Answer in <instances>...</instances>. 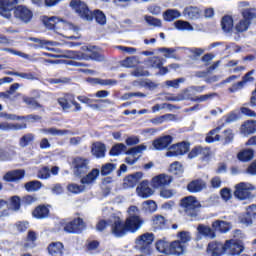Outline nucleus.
<instances>
[{
  "label": "nucleus",
  "instance_id": "f257e3e1",
  "mask_svg": "<svg viewBox=\"0 0 256 256\" xmlns=\"http://www.w3.org/2000/svg\"><path fill=\"white\" fill-rule=\"evenodd\" d=\"M70 7L76 11V13L84 19V21H93L95 19L98 25H107V16L101 10H94L93 12L89 10L87 4L81 0H72L70 2Z\"/></svg>",
  "mask_w": 256,
  "mask_h": 256
},
{
  "label": "nucleus",
  "instance_id": "f03ea898",
  "mask_svg": "<svg viewBox=\"0 0 256 256\" xmlns=\"http://www.w3.org/2000/svg\"><path fill=\"white\" fill-rule=\"evenodd\" d=\"M67 57L78 61H105V56L97 52L95 46H82L81 51H68Z\"/></svg>",
  "mask_w": 256,
  "mask_h": 256
},
{
  "label": "nucleus",
  "instance_id": "7ed1b4c3",
  "mask_svg": "<svg viewBox=\"0 0 256 256\" xmlns=\"http://www.w3.org/2000/svg\"><path fill=\"white\" fill-rule=\"evenodd\" d=\"M129 217L126 219V228L130 233H137L141 227H143V219L139 217V208L137 206H130L128 208Z\"/></svg>",
  "mask_w": 256,
  "mask_h": 256
},
{
  "label": "nucleus",
  "instance_id": "20e7f679",
  "mask_svg": "<svg viewBox=\"0 0 256 256\" xmlns=\"http://www.w3.org/2000/svg\"><path fill=\"white\" fill-rule=\"evenodd\" d=\"M156 249L159 253H164V255H183V249L179 242L169 243L167 240H158Z\"/></svg>",
  "mask_w": 256,
  "mask_h": 256
},
{
  "label": "nucleus",
  "instance_id": "39448f33",
  "mask_svg": "<svg viewBox=\"0 0 256 256\" xmlns=\"http://www.w3.org/2000/svg\"><path fill=\"white\" fill-rule=\"evenodd\" d=\"M251 191H255V186L249 182H240L235 185L234 197L239 201H249L253 197Z\"/></svg>",
  "mask_w": 256,
  "mask_h": 256
},
{
  "label": "nucleus",
  "instance_id": "423d86ee",
  "mask_svg": "<svg viewBox=\"0 0 256 256\" xmlns=\"http://www.w3.org/2000/svg\"><path fill=\"white\" fill-rule=\"evenodd\" d=\"M43 21L47 29H55L56 25H59V27H62L64 31H71L72 33H77V31H79L77 26H74L69 22H65L57 16L45 17Z\"/></svg>",
  "mask_w": 256,
  "mask_h": 256
},
{
  "label": "nucleus",
  "instance_id": "0eeeda50",
  "mask_svg": "<svg viewBox=\"0 0 256 256\" xmlns=\"http://www.w3.org/2000/svg\"><path fill=\"white\" fill-rule=\"evenodd\" d=\"M155 241V235L153 233H145L139 236L135 243L136 247L143 255H151L153 250L151 249V244Z\"/></svg>",
  "mask_w": 256,
  "mask_h": 256
},
{
  "label": "nucleus",
  "instance_id": "6e6552de",
  "mask_svg": "<svg viewBox=\"0 0 256 256\" xmlns=\"http://www.w3.org/2000/svg\"><path fill=\"white\" fill-rule=\"evenodd\" d=\"M58 103L60 107L63 109V111H69L73 105L74 113H77L79 111H83V107L79 102L75 101V95L74 94H64L62 97L58 98Z\"/></svg>",
  "mask_w": 256,
  "mask_h": 256
},
{
  "label": "nucleus",
  "instance_id": "1a4fd4ad",
  "mask_svg": "<svg viewBox=\"0 0 256 256\" xmlns=\"http://www.w3.org/2000/svg\"><path fill=\"white\" fill-rule=\"evenodd\" d=\"M245 251V245L243 241L235 239L226 240L224 243V254L228 256L241 255Z\"/></svg>",
  "mask_w": 256,
  "mask_h": 256
},
{
  "label": "nucleus",
  "instance_id": "9d476101",
  "mask_svg": "<svg viewBox=\"0 0 256 256\" xmlns=\"http://www.w3.org/2000/svg\"><path fill=\"white\" fill-rule=\"evenodd\" d=\"M242 17L243 19H241L235 26L237 33H245V31L249 29V25H251V21L255 19L256 15L253 10L244 9L242 11Z\"/></svg>",
  "mask_w": 256,
  "mask_h": 256
},
{
  "label": "nucleus",
  "instance_id": "9b49d317",
  "mask_svg": "<svg viewBox=\"0 0 256 256\" xmlns=\"http://www.w3.org/2000/svg\"><path fill=\"white\" fill-rule=\"evenodd\" d=\"M110 223L111 231L114 234V237H125V235H127L129 230L127 229L126 224H123V221L119 216H112Z\"/></svg>",
  "mask_w": 256,
  "mask_h": 256
},
{
  "label": "nucleus",
  "instance_id": "f8f14e48",
  "mask_svg": "<svg viewBox=\"0 0 256 256\" xmlns=\"http://www.w3.org/2000/svg\"><path fill=\"white\" fill-rule=\"evenodd\" d=\"M13 15L15 19L21 21L22 23H31L33 19V11L27 6L19 5L13 10Z\"/></svg>",
  "mask_w": 256,
  "mask_h": 256
},
{
  "label": "nucleus",
  "instance_id": "ddd939ff",
  "mask_svg": "<svg viewBox=\"0 0 256 256\" xmlns=\"http://www.w3.org/2000/svg\"><path fill=\"white\" fill-rule=\"evenodd\" d=\"M72 167L74 175L81 177V175H85L89 170V159L83 157L74 158Z\"/></svg>",
  "mask_w": 256,
  "mask_h": 256
},
{
  "label": "nucleus",
  "instance_id": "4468645a",
  "mask_svg": "<svg viewBox=\"0 0 256 256\" xmlns=\"http://www.w3.org/2000/svg\"><path fill=\"white\" fill-rule=\"evenodd\" d=\"M28 41H32L33 43H36V44H28V47H33V49H47V51H57V49L50 48V47H57V45H59V42L41 40L35 37H29Z\"/></svg>",
  "mask_w": 256,
  "mask_h": 256
},
{
  "label": "nucleus",
  "instance_id": "2eb2a0df",
  "mask_svg": "<svg viewBox=\"0 0 256 256\" xmlns=\"http://www.w3.org/2000/svg\"><path fill=\"white\" fill-rule=\"evenodd\" d=\"M85 229V222L81 218H75L64 225L66 233L78 234L82 233Z\"/></svg>",
  "mask_w": 256,
  "mask_h": 256
},
{
  "label": "nucleus",
  "instance_id": "dca6fc26",
  "mask_svg": "<svg viewBox=\"0 0 256 256\" xmlns=\"http://www.w3.org/2000/svg\"><path fill=\"white\" fill-rule=\"evenodd\" d=\"M189 147H191V144L188 142L174 144L169 148L166 157H179V155H185V153L189 151Z\"/></svg>",
  "mask_w": 256,
  "mask_h": 256
},
{
  "label": "nucleus",
  "instance_id": "f3484780",
  "mask_svg": "<svg viewBox=\"0 0 256 256\" xmlns=\"http://www.w3.org/2000/svg\"><path fill=\"white\" fill-rule=\"evenodd\" d=\"M181 207H183L187 215H193V212L198 207H201V204L194 196H187L181 200Z\"/></svg>",
  "mask_w": 256,
  "mask_h": 256
},
{
  "label": "nucleus",
  "instance_id": "a211bd4d",
  "mask_svg": "<svg viewBox=\"0 0 256 256\" xmlns=\"http://www.w3.org/2000/svg\"><path fill=\"white\" fill-rule=\"evenodd\" d=\"M17 0H0V15L5 19H11V12L14 11Z\"/></svg>",
  "mask_w": 256,
  "mask_h": 256
},
{
  "label": "nucleus",
  "instance_id": "6ab92c4d",
  "mask_svg": "<svg viewBox=\"0 0 256 256\" xmlns=\"http://www.w3.org/2000/svg\"><path fill=\"white\" fill-rule=\"evenodd\" d=\"M195 157H200L202 161H209L211 150L207 147L196 146L188 154V158L190 159H195Z\"/></svg>",
  "mask_w": 256,
  "mask_h": 256
},
{
  "label": "nucleus",
  "instance_id": "aec40b11",
  "mask_svg": "<svg viewBox=\"0 0 256 256\" xmlns=\"http://www.w3.org/2000/svg\"><path fill=\"white\" fill-rule=\"evenodd\" d=\"M148 67L152 69H159L157 75H167L169 73V69L167 67H163V58L154 56L147 60Z\"/></svg>",
  "mask_w": 256,
  "mask_h": 256
},
{
  "label": "nucleus",
  "instance_id": "412c9836",
  "mask_svg": "<svg viewBox=\"0 0 256 256\" xmlns=\"http://www.w3.org/2000/svg\"><path fill=\"white\" fill-rule=\"evenodd\" d=\"M197 233L196 241H201L203 237H207L208 239H215V237H217L215 234V229L203 224L198 225Z\"/></svg>",
  "mask_w": 256,
  "mask_h": 256
},
{
  "label": "nucleus",
  "instance_id": "4be33fe9",
  "mask_svg": "<svg viewBox=\"0 0 256 256\" xmlns=\"http://www.w3.org/2000/svg\"><path fill=\"white\" fill-rule=\"evenodd\" d=\"M206 253L208 256L225 255V244L221 242H210L207 246Z\"/></svg>",
  "mask_w": 256,
  "mask_h": 256
},
{
  "label": "nucleus",
  "instance_id": "5701e85b",
  "mask_svg": "<svg viewBox=\"0 0 256 256\" xmlns=\"http://www.w3.org/2000/svg\"><path fill=\"white\" fill-rule=\"evenodd\" d=\"M136 193L142 199H149L155 191L149 186V181L144 180L137 186Z\"/></svg>",
  "mask_w": 256,
  "mask_h": 256
},
{
  "label": "nucleus",
  "instance_id": "b1692460",
  "mask_svg": "<svg viewBox=\"0 0 256 256\" xmlns=\"http://www.w3.org/2000/svg\"><path fill=\"white\" fill-rule=\"evenodd\" d=\"M101 174V170L94 168L92 169L86 176L81 178L82 185L87 187H91L97 183V179H99V175Z\"/></svg>",
  "mask_w": 256,
  "mask_h": 256
},
{
  "label": "nucleus",
  "instance_id": "393cba45",
  "mask_svg": "<svg viewBox=\"0 0 256 256\" xmlns=\"http://www.w3.org/2000/svg\"><path fill=\"white\" fill-rule=\"evenodd\" d=\"M171 178L168 175L160 174L152 178L151 185L154 189H161L167 185H171Z\"/></svg>",
  "mask_w": 256,
  "mask_h": 256
},
{
  "label": "nucleus",
  "instance_id": "a878e982",
  "mask_svg": "<svg viewBox=\"0 0 256 256\" xmlns=\"http://www.w3.org/2000/svg\"><path fill=\"white\" fill-rule=\"evenodd\" d=\"M23 177H25V170L18 169L7 172L3 176V180L8 183H17V181H21Z\"/></svg>",
  "mask_w": 256,
  "mask_h": 256
},
{
  "label": "nucleus",
  "instance_id": "bb28decb",
  "mask_svg": "<svg viewBox=\"0 0 256 256\" xmlns=\"http://www.w3.org/2000/svg\"><path fill=\"white\" fill-rule=\"evenodd\" d=\"M171 143H173V137L170 135H166L154 140L153 147L157 151H163V149H167V147H169Z\"/></svg>",
  "mask_w": 256,
  "mask_h": 256
},
{
  "label": "nucleus",
  "instance_id": "cd10ccee",
  "mask_svg": "<svg viewBox=\"0 0 256 256\" xmlns=\"http://www.w3.org/2000/svg\"><path fill=\"white\" fill-rule=\"evenodd\" d=\"M187 189L189 193H201L203 189H207V182L203 179L193 180L187 185Z\"/></svg>",
  "mask_w": 256,
  "mask_h": 256
},
{
  "label": "nucleus",
  "instance_id": "c85d7f7f",
  "mask_svg": "<svg viewBox=\"0 0 256 256\" xmlns=\"http://www.w3.org/2000/svg\"><path fill=\"white\" fill-rule=\"evenodd\" d=\"M141 179H143V174L141 172L129 175L124 179L123 186L125 189H133V187H135V185H137Z\"/></svg>",
  "mask_w": 256,
  "mask_h": 256
},
{
  "label": "nucleus",
  "instance_id": "c756f323",
  "mask_svg": "<svg viewBox=\"0 0 256 256\" xmlns=\"http://www.w3.org/2000/svg\"><path fill=\"white\" fill-rule=\"evenodd\" d=\"M177 239L176 241H173L174 243H178L182 249V255L185 253V245L191 241L192 236L191 232L189 231H180L177 233Z\"/></svg>",
  "mask_w": 256,
  "mask_h": 256
},
{
  "label": "nucleus",
  "instance_id": "7c9ffc66",
  "mask_svg": "<svg viewBox=\"0 0 256 256\" xmlns=\"http://www.w3.org/2000/svg\"><path fill=\"white\" fill-rule=\"evenodd\" d=\"M222 129V126H217L216 128L210 130L205 138L206 143H217L219 141H223V137L219 135Z\"/></svg>",
  "mask_w": 256,
  "mask_h": 256
},
{
  "label": "nucleus",
  "instance_id": "2f4dec72",
  "mask_svg": "<svg viewBox=\"0 0 256 256\" xmlns=\"http://www.w3.org/2000/svg\"><path fill=\"white\" fill-rule=\"evenodd\" d=\"M212 229L220 233H229V231L233 229V224L225 220H216L212 223Z\"/></svg>",
  "mask_w": 256,
  "mask_h": 256
},
{
  "label": "nucleus",
  "instance_id": "473e14b6",
  "mask_svg": "<svg viewBox=\"0 0 256 256\" xmlns=\"http://www.w3.org/2000/svg\"><path fill=\"white\" fill-rule=\"evenodd\" d=\"M107 151V148L105 147V144L101 142H96L92 145L91 153L96 157V159H102L105 157V153Z\"/></svg>",
  "mask_w": 256,
  "mask_h": 256
},
{
  "label": "nucleus",
  "instance_id": "72a5a7b5",
  "mask_svg": "<svg viewBox=\"0 0 256 256\" xmlns=\"http://www.w3.org/2000/svg\"><path fill=\"white\" fill-rule=\"evenodd\" d=\"M21 129H27V124H14L9 122L0 123V131H20Z\"/></svg>",
  "mask_w": 256,
  "mask_h": 256
},
{
  "label": "nucleus",
  "instance_id": "f704fd0d",
  "mask_svg": "<svg viewBox=\"0 0 256 256\" xmlns=\"http://www.w3.org/2000/svg\"><path fill=\"white\" fill-rule=\"evenodd\" d=\"M43 135H51L52 137H61L63 135H69V130H61L57 128H42L39 130Z\"/></svg>",
  "mask_w": 256,
  "mask_h": 256
},
{
  "label": "nucleus",
  "instance_id": "c9c22d12",
  "mask_svg": "<svg viewBox=\"0 0 256 256\" xmlns=\"http://www.w3.org/2000/svg\"><path fill=\"white\" fill-rule=\"evenodd\" d=\"M242 135H252L256 132V121L248 120L241 126Z\"/></svg>",
  "mask_w": 256,
  "mask_h": 256
},
{
  "label": "nucleus",
  "instance_id": "e433bc0d",
  "mask_svg": "<svg viewBox=\"0 0 256 256\" xmlns=\"http://www.w3.org/2000/svg\"><path fill=\"white\" fill-rule=\"evenodd\" d=\"M48 252L51 256H63V243L53 242L48 246Z\"/></svg>",
  "mask_w": 256,
  "mask_h": 256
},
{
  "label": "nucleus",
  "instance_id": "4c0bfd02",
  "mask_svg": "<svg viewBox=\"0 0 256 256\" xmlns=\"http://www.w3.org/2000/svg\"><path fill=\"white\" fill-rule=\"evenodd\" d=\"M35 219H47L49 217V208L46 206H38L32 213Z\"/></svg>",
  "mask_w": 256,
  "mask_h": 256
},
{
  "label": "nucleus",
  "instance_id": "58836bf2",
  "mask_svg": "<svg viewBox=\"0 0 256 256\" xmlns=\"http://www.w3.org/2000/svg\"><path fill=\"white\" fill-rule=\"evenodd\" d=\"M184 16L192 20L199 19L201 17V11L197 7L190 6L184 9Z\"/></svg>",
  "mask_w": 256,
  "mask_h": 256
},
{
  "label": "nucleus",
  "instance_id": "ea45409f",
  "mask_svg": "<svg viewBox=\"0 0 256 256\" xmlns=\"http://www.w3.org/2000/svg\"><path fill=\"white\" fill-rule=\"evenodd\" d=\"M77 99L80 103H83L84 105H87L89 107L90 103H107L108 105H111V100L105 99V100H93L87 96L80 95L77 96Z\"/></svg>",
  "mask_w": 256,
  "mask_h": 256
},
{
  "label": "nucleus",
  "instance_id": "a19ab883",
  "mask_svg": "<svg viewBox=\"0 0 256 256\" xmlns=\"http://www.w3.org/2000/svg\"><path fill=\"white\" fill-rule=\"evenodd\" d=\"M254 157V151L253 149H244L241 152L238 153L237 158L239 161H243L244 163H247V161H251Z\"/></svg>",
  "mask_w": 256,
  "mask_h": 256
},
{
  "label": "nucleus",
  "instance_id": "79ce46f5",
  "mask_svg": "<svg viewBox=\"0 0 256 256\" xmlns=\"http://www.w3.org/2000/svg\"><path fill=\"white\" fill-rule=\"evenodd\" d=\"M221 25L224 33H231L233 31V18L231 16H224Z\"/></svg>",
  "mask_w": 256,
  "mask_h": 256
},
{
  "label": "nucleus",
  "instance_id": "37998d69",
  "mask_svg": "<svg viewBox=\"0 0 256 256\" xmlns=\"http://www.w3.org/2000/svg\"><path fill=\"white\" fill-rule=\"evenodd\" d=\"M179 17H181V12L177 9H168L164 12L165 21H175V19H179Z\"/></svg>",
  "mask_w": 256,
  "mask_h": 256
},
{
  "label": "nucleus",
  "instance_id": "c03bdc74",
  "mask_svg": "<svg viewBox=\"0 0 256 256\" xmlns=\"http://www.w3.org/2000/svg\"><path fill=\"white\" fill-rule=\"evenodd\" d=\"M11 231H17V233H24L27 229H29V222L27 221H19L14 225L10 226Z\"/></svg>",
  "mask_w": 256,
  "mask_h": 256
},
{
  "label": "nucleus",
  "instance_id": "a18cd8bd",
  "mask_svg": "<svg viewBox=\"0 0 256 256\" xmlns=\"http://www.w3.org/2000/svg\"><path fill=\"white\" fill-rule=\"evenodd\" d=\"M222 140L223 145H229L230 143H233V140L235 139V133H233V130L226 129L222 133Z\"/></svg>",
  "mask_w": 256,
  "mask_h": 256
},
{
  "label": "nucleus",
  "instance_id": "49530a36",
  "mask_svg": "<svg viewBox=\"0 0 256 256\" xmlns=\"http://www.w3.org/2000/svg\"><path fill=\"white\" fill-rule=\"evenodd\" d=\"M174 27L175 29H178V31H194V28L191 26V24L183 20L174 22Z\"/></svg>",
  "mask_w": 256,
  "mask_h": 256
},
{
  "label": "nucleus",
  "instance_id": "de8ad7c7",
  "mask_svg": "<svg viewBox=\"0 0 256 256\" xmlns=\"http://www.w3.org/2000/svg\"><path fill=\"white\" fill-rule=\"evenodd\" d=\"M115 169H117V165L113 163H106L102 165L100 173L102 177H107V175H111Z\"/></svg>",
  "mask_w": 256,
  "mask_h": 256
},
{
  "label": "nucleus",
  "instance_id": "09e8293b",
  "mask_svg": "<svg viewBox=\"0 0 256 256\" xmlns=\"http://www.w3.org/2000/svg\"><path fill=\"white\" fill-rule=\"evenodd\" d=\"M88 82L91 83L92 85H117V81L111 80V79H99V78H89Z\"/></svg>",
  "mask_w": 256,
  "mask_h": 256
},
{
  "label": "nucleus",
  "instance_id": "8fccbe9b",
  "mask_svg": "<svg viewBox=\"0 0 256 256\" xmlns=\"http://www.w3.org/2000/svg\"><path fill=\"white\" fill-rule=\"evenodd\" d=\"M67 190L69 191V193L79 195V193H83V191H85V185H78L76 183H72L67 186Z\"/></svg>",
  "mask_w": 256,
  "mask_h": 256
},
{
  "label": "nucleus",
  "instance_id": "3c124183",
  "mask_svg": "<svg viewBox=\"0 0 256 256\" xmlns=\"http://www.w3.org/2000/svg\"><path fill=\"white\" fill-rule=\"evenodd\" d=\"M42 185L43 184H41L40 181L34 180V181L27 182L25 184V189H26V191H29V192H35V191H39V189H41Z\"/></svg>",
  "mask_w": 256,
  "mask_h": 256
},
{
  "label": "nucleus",
  "instance_id": "603ef678",
  "mask_svg": "<svg viewBox=\"0 0 256 256\" xmlns=\"http://www.w3.org/2000/svg\"><path fill=\"white\" fill-rule=\"evenodd\" d=\"M35 140V135L28 133L20 138L19 145L20 147H27L29 144L33 143Z\"/></svg>",
  "mask_w": 256,
  "mask_h": 256
},
{
  "label": "nucleus",
  "instance_id": "864d4df0",
  "mask_svg": "<svg viewBox=\"0 0 256 256\" xmlns=\"http://www.w3.org/2000/svg\"><path fill=\"white\" fill-rule=\"evenodd\" d=\"M143 151H147V147L145 146V144H141L131 148L126 152V155H135L136 157H139V155H141Z\"/></svg>",
  "mask_w": 256,
  "mask_h": 256
},
{
  "label": "nucleus",
  "instance_id": "5fc2aeb1",
  "mask_svg": "<svg viewBox=\"0 0 256 256\" xmlns=\"http://www.w3.org/2000/svg\"><path fill=\"white\" fill-rule=\"evenodd\" d=\"M169 171L172 175H183V165L181 162H174L170 165Z\"/></svg>",
  "mask_w": 256,
  "mask_h": 256
},
{
  "label": "nucleus",
  "instance_id": "6e6d98bb",
  "mask_svg": "<svg viewBox=\"0 0 256 256\" xmlns=\"http://www.w3.org/2000/svg\"><path fill=\"white\" fill-rule=\"evenodd\" d=\"M124 151H127V146L123 143L116 144L112 149L110 150V155L112 156H117L121 155Z\"/></svg>",
  "mask_w": 256,
  "mask_h": 256
},
{
  "label": "nucleus",
  "instance_id": "4d7b16f0",
  "mask_svg": "<svg viewBox=\"0 0 256 256\" xmlns=\"http://www.w3.org/2000/svg\"><path fill=\"white\" fill-rule=\"evenodd\" d=\"M142 207L145 211H149V213H155L157 211V203L153 200L144 201Z\"/></svg>",
  "mask_w": 256,
  "mask_h": 256
},
{
  "label": "nucleus",
  "instance_id": "13d9d810",
  "mask_svg": "<svg viewBox=\"0 0 256 256\" xmlns=\"http://www.w3.org/2000/svg\"><path fill=\"white\" fill-rule=\"evenodd\" d=\"M239 221L242 225H245V227H249V225H253V216L246 212L239 216Z\"/></svg>",
  "mask_w": 256,
  "mask_h": 256
},
{
  "label": "nucleus",
  "instance_id": "bf43d9fd",
  "mask_svg": "<svg viewBox=\"0 0 256 256\" xmlns=\"http://www.w3.org/2000/svg\"><path fill=\"white\" fill-rule=\"evenodd\" d=\"M193 88L189 87L178 94L180 101L193 99Z\"/></svg>",
  "mask_w": 256,
  "mask_h": 256
},
{
  "label": "nucleus",
  "instance_id": "052dcab7",
  "mask_svg": "<svg viewBox=\"0 0 256 256\" xmlns=\"http://www.w3.org/2000/svg\"><path fill=\"white\" fill-rule=\"evenodd\" d=\"M37 177L42 180L49 179L51 177V170H49V167H42L38 170Z\"/></svg>",
  "mask_w": 256,
  "mask_h": 256
},
{
  "label": "nucleus",
  "instance_id": "680f3d73",
  "mask_svg": "<svg viewBox=\"0 0 256 256\" xmlns=\"http://www.w3.org/2000/svg\"><path fill=\"white\" fill-rule=\"evenodd\" d=\"M10 209H12V211H19V209H21V199L18 196L11 198Z\"/></svg>",
  "mask_w": 256,
  "mask_h": 256
},
{
  "label": "nucleus",
  "instance_id": "e2e57ef3",
  "mask_svg": "<svg viewBox=\"0 0 256 256\" xmlns=\"http://www.w3.org/2000/svg\"><path fill=\"white\" fill-rule=\"evenodd\" d=\"M137 65V58L128 57L122 62V66L131 69Z\"/></svg>",
  "mask_w": 256,
  "mask_h": 256
},
{
  "label": "nucleus",
  "instance_id": "0e129e2a",
  "mask_svg": "<svg viewBox=\"0 0 256 256\" xmlns=\"http://www.w3.org/2000/svg\"><path fill=\"white\" fill-rule=\"evenodd\" d=\"M160 53H164L166 59H175V49L173 48H160Z\"/></svg>",
  "mask_w": 256,
  "mask_h": 256
},
{
  "label": "nucleus",
  "instance_id": "69168bd1",
  "mask_svg": "<svg viewBox=\"0 0 256 256\" xmlns=\"http://www.w3.org/2000/svg\"><path fill=\"white\" fill-rule=\"evenodd\" d=\"M175 195H177V191L173 189H163L160 191V197H163V199H171Z\"/></svg>",
  "mask_w": 256,
  "mask_h": 256
},
{
  "label": "nucleus",
  "instance_id": "338daca9",
  "mask_svg": "<svg viewBox=\"0 0 256 256\" xmlns=\"http://www.w3.org/2000/svg\"><path fill=\"white\" fill-rule=\"evenodd\" d=\"M35 241H37V233H35L34 231H29L27 236V244L25 246L33 247Z\"/></svg>",
  "mask_w": 256,
  "mask_h": 256
},
{
  "label": "nucleus",
  "instance_id": "774afa93",
  "mask_svg": "<svg viewBox=\"0 0 256 256\" xmlns=\"http://www.w3.org/2000/svg\"><path fill=\"white\" fill-rule=\"evenodd\" d=\"M145 21L151 27H161V20L154 18L152 16H145Z\"/></svg>",
  "mask_w": 256,
  "mask_h": 256
}]
</instances>
